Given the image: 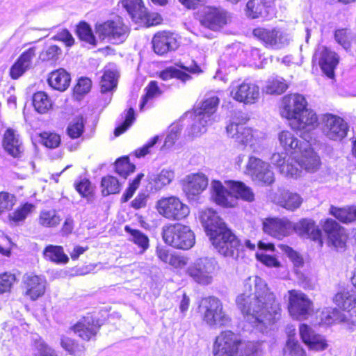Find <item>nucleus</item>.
Instances as JSON below:
<instances>
[{"label":"nucleus","mask_w":356,"mask_h":356,"mask_svg":"<svg viewBox=\"0 0 356 356\" xmlns=\"http://www.w3.org/2000/svg\"><path fill=\"white\" fill-rule=\"evenodd\" d=\"M238 308L253 326L266 327L281 318V307L275 294L265 281L258 276H250L243 282V292L236 300Z\"/></svg>","instance_id":"f257e3e1"},{"label":"nucleus","mask_w":356,"mask_h":356,"mask_svg":"<svg viewBox=\"0 0 356 356\" xmlns=\"http://www.w3.org/2000/svg\"><path fill=\"white\" fill-rule=\"evenodd\" d=\"M200 220L218 252L224 257L237 259L243 245L217 213L211 209H206L202 212Z\"/></svg>","instance_id":"f03ea898"},{"label":"nucleus","mask_w":356,"mask_h":356,"mask_svg":"<svg viewBox=\"0 0 356 356\" xmlns=\"http://www.w3.org/2000/svg\"><path fill=\"white\" fill-rule=\"evenodd\" d=\"M307 106V102L304 96L291 94L283 98L281 114L289 120V125L293 129L308 131L317 126L318 118Z\"/></svg>","instance_id":"7ed1b4c3"},{"label":"nucleus","mask_w":356,"mask_h":356,"mask_svg":"<svg viewBox=\"0 0 356 356\" xmlns=\"http://www.w3.org/2000/svg\"><path fill=\"white\" fill-rule=\"evenodd\" d=\"M164 242L177 249L189 250L195 243L193 232L188 226L176 223L163 228Z\"/></svg>","instance_id":"20e7f679"},{"label":"nucleus","mask_w":356,"mask_h":356,"mask_svg":"<svg viewBox=\"0 0 356 356\" xmlns=\"http://www.w3.org/2000/svg\"><path fill=\"white\" fill-rule=\"evenodd\" d=\"M203 321L210 327H228L232 318L224 310L222 302L217 298L210 296L202 302Z\"/></svg>","instance_id":"39448f33"},{"label":"nucleus","mask_w":356,"mask_h":356,"mask_svg":"<svg viewBox=\"0 0 356 356\" xmlns=\"http://www.w3.org/2000/svg\"><path fill=\"white\" fill-rule=\"evenodd\" d=\"M199 21L204 27L217 31L231 22L232 16L224 9L205 7L199 13Z\"/></svg>","instance_id":"423d86ee"},{"label":"nucleus","mask_w":356,"mask_h":356,"mask_svg":"<svg viewBox=\"0 0 356 356\" xmlns=\"http://www.w3.org/2000/svg\"><path fill=\"white\" fill-rule=\"evenodd\" d=\"M252 35L269 49H280L289 43L287 34L277 28L257 27L253 30Z\"/></svg>","instance_id":"0eeeda50"},{"label":"nucleus","mask_w":356,"mask_h":356,"mask_svg":"<svg viewBox=\"0 0 356 356\" xmlns=\"http://www.w3.org/2000/svg\"><path fill=\"white\" fill-rule=\"evenodd\" d=\"M99 38L113 44L123 42L128 36L129 29L120 19L110 20L96 26Z\"/></svg>","instance_id":"6e6552de"},{"label":"nucleus","mask_w":356,"mask_h":356,"mask_svg":"<svg viewBox=\"0 0 356 356\" xmlns=\"http://www.w3.org/2000/svg\"><path fill=\"white\" fill-rule=\"evenodd\" d=\"M156 208L160 214L169 220H180L190 213L189 207L175 196L161 199Z\"/></svg>","instance_id":"1a4fd4ad"},{"label":"nucleus","mask_w":356,"mask_h":356,"mask_svg":"<svg viewBox=\"0 0 356 356\" xmlns=\"http://www.w3.org/2000/svg\"><path fill=\"white\" fill-rule=\"evenodd\" d=\"M246 170L253 181L264 185H270L275 181L274 173L269 163L255 156H250Z\"/></svg>","instance_id":"9d476101"},{"label":"nucleus","mask_w":356,"mask_h":356,"mask_svg":"<svg viewBox=\"0 0 356 356\" xmlns=\"http://www.w3.org/2000/svg\"><path fill=\"white\" fill-rule=\"evenodd\" d=\"M216 261L211 258H200L188 269V275L198 284L207 285L212 282Z\"/></svg>","instance_id":"9b49d317"},{"label":"nucleus","mask_w":356,"mask_h":356,"mask_svg":"<svg viewBox=\"0 0 356 356\" xmlns=\"http://www.w3.org/2000/svg\"><path fill=\"white\" fill-rule=\"evenodd\" d=\"M323 133L330 140L341 141L348 134L349 127L341 118L327 114L323 118Z\"/></svg>","instance_id":"f8f14e48"},{"label":"nucleus","mask_w":356,"mask_h":356,"mask_svg":"<svg viewBox=\"0 0 356 356\" xmlns=\"http://www.w3.org/2000/svg\"><path fill=\"white\" fill-rule=\"evenodd\" d=\"M241 341L232 331L222 332L216 337L213 347V356H234Z\"/></svg>","instance_id":"ddd939ff"},{"label":"nucleus","mask_w":356,"mask_h":356,"mask_svg":"<svg viewBox=\"0 0 356 356\" xmlns=\"http://www.w3.org/2000/svg\"><path fill=\"white\" fill-rule=\"evenodd\" d=\"M289 293V312L294 318L305 319L313 311V303L300 291L291 290Z\"/></svg>","instance_id":"4468645a"},{"label":"nucleus","mask_w":356,"mask_h":356,"mask_svg":"<svg viewBox=\"0 0 356 356\" xmlns=\"http://www.w3.org/2000/svg\"><path fill=\"white\" fill-rule=\"evenodd\" d=\"M231 96L237 102L245 104L256 102L259 97V88L253 83L233 81L229 86Z\"/></svg>","instance_id":"2eb2a0df"},{"label":"nucleus","mask_w":356,"mask_h":356,"mask_svg":"<svg viewBox=\"0 0 356 356\" xmlns=\"http://www.w3.org/2000/svg\"><path fill=\"white\" fill-rule=\"evenodd\" d=\"M208 184V177L204 173H192L185 177L183 191L189 200H196L207 188Z\"/></svg>","instance_id":"dca6fc26"},{"label":"nucleus","mask_w":356,"mask_h":356,"mask_svg":"<svg viewBox=\"0 0 356 356\" xmlns=\"http://www.w3.org/2000/svg\"><path fill=\"white\" fill-rule=\"evenodd\" d=\"M246 121L247 119L244 118L241 120H239L238 118H234L233 121L227 126V132L228 136L238 144L242 145L249 144L252 146V130L245 125Z\"/></svg>","instance_id":"f3484780"},{"label":"nucleus","mask_w":356,"mask_h":356,"mask_svg":"<svg viewBox=\"0 0 356 356\" xmlns=\"http://www.w3.org/2000/svg\"><path fill=\"white\" fill-rule=\"evenodd\" d=\"M263 229L268 235L282 239L292 232L293 223L285 218H268L263 222Z\"/></svg>","instance_id":"a211bd4d"},{"label":"nucleus","mask_w":356,"mask_h":356,"mask_svg":"<svg viewBox=\"0 0 356 356\" xmlns=\"http://www.w3.org/2000/svg\"><path fill=\"white\" fill-rule=\"evenodd\" d=\"M299 152L300 155L293 159L295 165L309 172H314L318 169L321 164L320 158L311 149L308 142H304V147Z\"/></svg>","instance_id":"6ab92c4d"},{"label":"nucleus","mask_w":356,"mask_h":356,"mask_svg":"<svg viewBox=\"0 0 356 356\" xmlns=\"http://www.w3.org/2000/svg\"><path fill=\"white\" fill-rule=\"evenodd\" d=\"M273 0H249L246 4L248 17L257 19L269 17L274 14Z\"/></svg>","instance_id":"aec40b11"},{"label":"nucleus","mask_w":356,"mask_h":356,"mask_svg":"<svg viewBox=\"0 0 356 356\" xmlns=\"http://www.w3.org/2000/svg\"><path fill=\"white\" fill-rule=\"evenodd\" d=\"M152 43L154 51L160 56L175 51L178 47L177 39L173 33L168 31L156 33L152 38Z\"/></svg>","instance_id":"412c9836"},{"label":"nucleus","mask_w":356,"mask_h":356,"mask_svg":"<svg viewBox=\"0 0 356 356\" xmlns=\"http://www.w3.org/2000/svg\"><path fill=\"white\" fill-rule=\"evenodd\" d=\"M327 234L328 244L335 248H343L346 245L347 236L345 230L335 220L327 219L323 225Z\"/></svg>","instance_id":"4be33fe9"},{"label":"nucleus","mask_w":356,"mask_h":356,"mask_svg":"<svg viewBox=\"0 0 356 356\" xmlns=\"http://www.w3.org/2000/svg\"><path fill=\"white\" fill-rule=\"evenodd\" d=\"M23 282L26 289V295L33 300H37L45 292L46 280L42 276L32 273L26 274L24 275Z\"/></svg>","instance_id":"5701e85b"},{"label":"nucleus","mask_w":356,"mask_h":356,"mask_svg":"<svg viewBox=\"0 0 356 356\" xmlns=\"http://www.w3.org/2000/svg\"><path fill=\"white\" fill-rule=\"evenodd\" d=\"M3 147L5 151L14 158L22 156L24 147L22 140L17 132L13 129H8L3 135Z\"/></svg>","instance_id":"b1692460"},{"label":"nucleus","mask_w":356,"mask_h":356,"mask_svg":"<svg viewBox=\"0 0 356 356\" xmlns=\"http://www.w3.org/2000/svg\"><path fill=\"white\" fill-rule=\"evenodd\" d=\"M270 160L279 168L280 173L286 177L296 178L300 172V169L293 163V158L288 156L286 152L274 153Z\"/></svg>","instance_id":"393cba45"},{"label":"nucleus","mask_w":356,"mask_h":356,"mask_svg":"<svg viewBox=\"0 0 356 356\" xmlns=\"http://www.w3.org/2000/svg\"><path fill=\"white\" fill-rule=\"evenodd\" d=\"M318 56V63L323 72L329 77L334 76V71L339 63L337 55L325 47H320L314 56Z\"/></svg>","instance_id":"a878e982"},{"label":"nucleus","mask_w":356,"mask_h":356,"mask_svg":"<svg viewBox=\"0 0 356 356\" xmlns=\"http://www.w3.org/2000/svg\"><path fill=\"white\" fill-rule=\"evenodd\" d=\"M35 51L36 48L33 47L21 54L10 69V75L12 79H17L31 67L33 59L35 56Z\"/></svg>","instance_id":"bb28decb"},{"label":"nucleus","mask_w":356,"mask_h":356,"mask_svg":"<svg viewBox=\"0 0 356 356\" xmlns=\"http://www.w3.org/2000/svg\"><path fill=\"white\" fill-rule=\"evenodd\" d=\"M293 230L302 238L319 241L321 243V231L311 219L302 218L293 224Z\"/></svg>","instance_id":"cd10ccee"},{"label":"nucleus","mask_w":356,"mask_h":356,"mask_svg":"<svg viewBox=\"0 0 356 356\" xmlns=\"http://www.w3.org/2000/svg\"><path fill=\"white\" fill-rule=\"evenodd\" d=\"M299 330L302 341L310 349L320 351L327 348V345L323 337L315 334L308 325L305 324L300 325Z\"/></svg>","instance_id":"c85d7f7f"},{"label":"nucleus","mask_w":356,"mask_h":356,"mask_svg":"<svg viewBox=\"0 0 356 356\" xmlns=\"http://www.w3.org/2000/svg\"><path fill=\"white\" fill-rule=\"evenodd\" d=\"M211 193L214 202L222 207H232L234 204L232 191H229L220 181L213 180L211 183Z\"/></svg>","instance_id":"c756f323"},{"label":"nucleus","mask_w":356,"mask_h":356,"mask_svg":"<svg viewBox=\"0 0 356 356\" xmlns=\"http://www.w3.org/2000/svg\"><path fill=\"white\" fill-rule=\"evenodd\" d=\"M73 330L79 337L86 341H89L97 334L99 326L95 323L94 319L90 317L83 318L74 325Z\"/></svg>","instance_id":"7c9ffc66"},{"label":"nucleus","mask_w":356,"mask_h":356,"mask_svg":"<svg viewBox=\"0 0 356 356\" xmlns=\"http://www.w3.org/2000/svg\"><path fill=\"white\" fill-rule=\"evenodd\" d=\"M280 145L285 152L298 153L304 147V142L300 141L292 132L282 131L278 134Z\"/></svg>","instance_id":"2f4dec72"},{"label":"nucleus","mask_w":356,"mask_h":356,"mask_svg":"<svg viewBox=\"0 0 356 356\" xmlns=\"http://www.w3.org/2000/svg\"><path fill=\"white\" fill-rule=\"evenodd\" d=\"M175 178V172L170 169H163L159 174L149 177L148 188L151 191H158L170 184Z\"/></svg>","instance_id":"473e14b6"},{"label":"nucleus","mask_w":356,"mask_h":356,"mask_svg":"<svg viewBox=\"0 0 356 356\" xmlns=\"http://www.w3.org/2000/svg\"><path fill=\"white\" fill-rule=\"evenodd\" d=\"M333 301L340 308L356 316V293L355 292L337 293L334 297Z\"/></svg>","instance_id":"72a5a7b5"},{"label":"nucleus","mask_w":356,"mask_h":356,"mask_svg":"<svg viewBox=\"0 0 356 356\" xmlns=\"http://www.w3.org/2000/svg\"><path fill=\"white\" fill-rule=\"evenodd\" d=\"M225 184L235 197L241 198L246 202H252L254 200V194L252 188L243 182L229 180Z\"/></svg>","instance_id":"f704fd0d"},{"label":"nucleus","mask_w":356,"mask_h":356,"mask_svg":"<svg viewBox=\"0 0 356 356\" xmlns=\"http://www.w3.org/2000/svg\"><path fill=\"white\" fill-rule=\"evenodd\" d=\"M70 74L63 68L51 72L48 79V83L54 89L59 91L65 90L70 83Z\"/></svg>","instance_id":"c9c22d12"},{"label":"nucleus","mask_w":356,"mask_h":356,"mask_svg":"<svg viewBox=\"0 0 356 356\" xmlns=\"http://www.w3.org/2000/svg\"><path fill=\"white\" fill-rule=\"evenodd\" d=\"M302 201L303 200L299 194L284 191L277 199V204L287 210L294 211L300 207Z\"/></svg>","instance_id":"e433bc0d"},{"label":"nucleus","mask_w":356,"mask_h":356,"mask_svg":"<svg viewBox=\"0 0 356 356\" xmlns=\"http://www.w3.org/2000/svg\"><path fill=\"white\" fill-rule=\"evenodd\" d=\"M122 4L133 19H143L147 17V9L142 0H122Z\"/></svg>","instance_id":"4c0bfd02"},{"label":"nucleus","mask_w":356,"mask_h":356,"mask_svg":"<svg viewBox=\"0 0 356 356\" xmlns=\"http://www.w3.org/2000/svg\"><path fill=\"white\" fill-rule=\"evenodd\" d=\"M191 118L193 122L188 129V134L193 137H197L204 134L207 130V127L213 122L195 112L191 114Z\"/></svg>","instance_id":"58836bf2"},{"label":"nucleus","mask_w":356,"mask_h":356,"mask_svg":"<svg viewBox=\"0 0 356 356\" xmlns=\"http://www.w3.org/2000/svg\"><path fill=\"white\" fill-rule=\"evenodd\" d=\"M44 258L56 264H67L69 261L67 255L64 252L62 246L49 245L43 250Z\"/></svg>","instance_id":"ea45409f"},{"label":"nucleus","mask_w":356,"mask_h":356,"mask_svg":"<svg viewBox=\"0 0 356 356\" xmlns=\"http://www.w3.org/2000/svg\"><path fill=\"white\" fill-rule=\"evenodd\" d=\"M118 73L115 70L106 69L99 82L101 92L113 93L118 86Z\"/></svg>","instance_id":"a19ab883"},{"label":"nucleus","mask_w":356,"mask_h":356,"mask_svg":"<svg viewBox=\"0 0 356 356\" xmlns=\"http://www.w3.org/2000/svg\"><path fill=\"white\" fill-rule=\"evenodd\" d=\"M219 102V98L216 96L209 97L202 103L200 108H195L194 112L213 122V114L216 111Z\"/></svg>","instance_id":"79ce46f5"},{"label":"nucleus","mask_w":356,"mask_h":356,"mask_svg":"<svg viewBox=\"0 0 356 356\" xmlns=\"http://www.w3.org/2000/svg\"><path fill=\"white\" fill-rule=\"evenodd\" d=\"M321 323L330 325L346 321V316L337 308L325 307L321 313Z\"/></svg>","instance_id":"37998d69"},{"label":"nucleus","mask_w":356,"mask_h":356,"mask_svg":"<svg viewBox=\"0 0 356 356\" xmlns=\"http://www.w3.org/2000/svg\"><path fill=\"white\" fill-rule=\"evenodd\" d=\"M124 230L129 234V241L140 248V253H144L149 248V238L143 232L138 229H132L128 225L125 226Z\"/></svg>","instance_id":"c03bdc74"},{"label":"nucleus","mask_w":356,"mask_h":356,"mask_svg":"<svg viewBox=\"0 0 356 356\" xmlns=\"http://www.w3.org/2000/svg\"><path fill=\"white\" fill-rule=\"evenodd\" d=\"M330 212L336 218L344 223H349L356 220V207L355 206L343 208H337L332 206Z\"/></svg>","instance_id":"a18cd8bd"},{"label":"nucleus","mask_w":356,"mask_h":356,"mask_svg":"<svg viewBox=\"0 0 356 356\" xmlns=\"http://www.w3.org/2000/svg\"><path fill=\"white\" fill-rule=\"evenodd\" d=\"M33 105L39 113H47L51 107V101L44 92H38L33 95Z\"/></svg>","instance_id":"49530a36"},{"label":"nucleus","mask_w":356,"mask_h":356,"mask_svg":"<svg viewBox=\"0 0 356 356\" xmlns=\"http://www.w3.org/2000/svg\"><path fill=\"white\" fill-rule=\"evenodd\" d=\"M288 85L281 77L271 78L268 80L265 86V91L270 95H280L286 91Z\"/></svg>","instance_id":"de8ad7c7"},{"label":"nucleus","mask_w":356,"mask_h":356,"mask_svg":"<svg viewBox=\"0 0 356 356\" xmlns=\"http://www.w3.org/2000/svg\"><path fill=\"white\" fill-rule=\"evenodd\" d=\"M60 346L74 356H82L85 350V347L83 345L79 344L74 339L65 336L60 339Z\"/></svg>","instance_id":"09e8293b"},{"label":"nucleus","mask_w":356,"mask_h":356,"mask_svg":"<svg viewBox=\"0 0 356 356\" xmlns=\"http://www.w3.org/2000/svg\"><path fill=\"white\" fill-rule=\"evenodd\" d=\"M102 194L104 196L115 194L120 192V185L118 180L113 176H106L102 178L101 182Z\"/></svg>","instance_id":"8fccbe9b"},{"label":"nucleus","mask_w":356,"mask_h":356,"mask_svg":"<svg viewBox=\"0 0 356 356\" xmlns=\"http://www.w3.org/2000/svg\"><path fill=\"white\" fill-rule=\"evenodd\" d=\"M60 218L55 210H44L40 212L39 222L44 227H51L58 225Z\"/></svg>","instance_id":"3c124183"},{"label":"nucleus","mask_w":356,"mask_h":356,"mask_svg":"<svg viewBox=\"0 0 356 356\" xmlns=\"http://www.w3.org/2000/svg\"><path fill=\"white\" fill-rule=\"evenodd\" d=\"M76 34L81 40L90 44L95 45V37L90 26L86 22H81L77 25Z\"/></svg>","instance_id":"603ef678"},{"label":"nucleus","mask_w":356,"mask_h":356,"mask_svg":"<svg viewBox=\"0 0 356 356\" xmlns=\"http://www.w3.org/2000/svg\"><path fill=\"white\" fill-rule=\"evenodd\" d=\"M159 76L164 81L177 78L182 82H186L191 79L190 74L175 67H168L165 69L160 73Z\"/></svg>","instance_id":"864d4df0"},{"label":"nucleus","mask_w":356,"mask_h":356,"mask_svg":"<svg viewBox=\"0 0 356 356\" xmlns=\"http://www.w3.org/2000/svg\"><path fill=\"white\" fill-rule=\"evenodd\" d=\"M115 172L126 179L135 170V165L129 162L128 157L118 159L115 163Z\"/></svg>","instance_id":"5fc2aeb1"},{"label":"nucleus","mask_w":356,"mask_h":356,"mask_svg":"<svg viewBox=\"0 0 356 356\" xmlns=\"http://www.w3.org/2000/svg\"><path fill=\"white\" fill-rule=\"evenodd\" d=\"M84 122L82 117H78L74 119L68 125L67 133L72 138H79L83 132Z\"/></svg>","instance_id":"6e6d98bb"},{"label":"nucleus","mask_w":356,"mask_h":356,"mask_svg":"<svg viewBox=\"0 0 356 356\" xmlns=\"http://www.w3.org/2000/svg\"><path fill=\"white\" fill-rule=\"evenodd\" d=\"M35 209L33 204L25 203L14 212L9 214L10 220L15 222L23 221Z\"/></svg>","instance_id":"4d7b16f0"},{"label":"nucleus","mask_w":356,"mask_h":356,"mask_svg":"<svg viewBox=\"0 0 356 356\" xmlns=\"http://www.w3.org/2000/svg\"><path fill=\"white\" fill-rule=\"evenodd\" d=\"M145 90L146 94L143 97L140 104V110L143 108L149 99L158 97L163 92L162 90L158 86V83L156 81H150V83L145 88Z\"/></svg>","instance_id":"13d9d810"},{"label":"nucleus","mask_w":356,"mask_h":356,"mask_svg":"<svg viewBox=\"0 0 356 356\" xmlns=\"http://www.w3.org/2000/svg\"><path fill=\"white\" fill-rule=\"evenodd\" d=\"M15 202L14 195L8 192H0V213L11 210Z\"/></svg>","instance_id":"bf43d9fd"},{"label":"nucleus","mask_w":356,"mask_h":356,"mask_svg":"<svg viewBox=\"0 0 356 356\" xmlns=\"http://www.w3.org/2000/svg\"><path fill=\"white\" fill-rule=\"evenodd\" d=\"M335 40L341 45L346 50L350 48L351 36L348 29H339L335 31Z\"/></svg>","instance_id":"052dcab7"},{"label":"nucleus","mask_w":356,"mask_h":356,"mask_svg":"<svg viewBox=\"0 0 356 356\" xmlns=\"http://www.w3.org/2000/svg\"><path fill=\"white\" fill-rule=\"evenodd\" d=\"M134 120V110L133 108H130L125 114L124 120L123 123L115 129V136H118L122 133H124L132 124Z\"/></svg>","instance_id":"680f3d73"},{"label":"nucleus","mask_w":356,"mask_h":356,"mask_svg":"<svg viewBox=\"0 0 356 356\" xmlns=\"http://www.w3.org/2000/svg\"><path fill=\"white\" fill-rule=\"evenodd\" d=\"M285 353H289L290 356H306L305 350L300 347L297 341L291 337L289 338L284 349Z\"/></svg>","instance_id":"e2e57ef3"},{"label":"nucleus","mask_w":356,"mask_h":356,"mask_svg":"<svg viewBox=\"0 0 356 356\" xmlns=\"http://www.w3.org/2000/svg\"><path fill=\"white\" fill-rule=\"evenodd\" d=\"M61 52L60 48L58 46L51 45L40 53V58L44 61L56 60Z\"/></svg>","instance_id":"0e129e2a"},{"label":"nucleus","mask_w":356,"mask_h":356,"mask_svg":"<svg viewBox=\"0 0 356 356\" xmlns=\"http://www.w3.org/2000/svg\"><path fill=\"white\" fill-rule=\"evenodd\" d=\"M43 144L49 148L57 147L60 143V136L54 133L44 132L41 134Z\"/></svg>","instance_id":"69168bd1"},{"label":"nucleus","mask_w":356,"mask_h":356,"mask_svg":"<svg viewBox=\"0 0 356 356\" xmlns=\"http://www.w3.org/2000/svg\"><path fill=\"white\" fill-rule=\"evenodd\" d=\"M181 129L179 124L172 125L165 139L164 146L166 147H172L175 144V141L178 139L181 133Z\"/></svg>","instance_id":"338daca9"},{"label":"nucleus","mask_w":356,"mask_h":356,"mask_svg":"<svg viewBox=\"0 0 356 356\" xmlns=\"http://www.w3.org/2000/svg\"><path fill=\"white\" fill-rule=\"evenodd\" d=\"M15 281V277L13 274L6 273L0 275V294L9 291Z\"/></svg>","instance_id":"774afa93"}]
</instances>
